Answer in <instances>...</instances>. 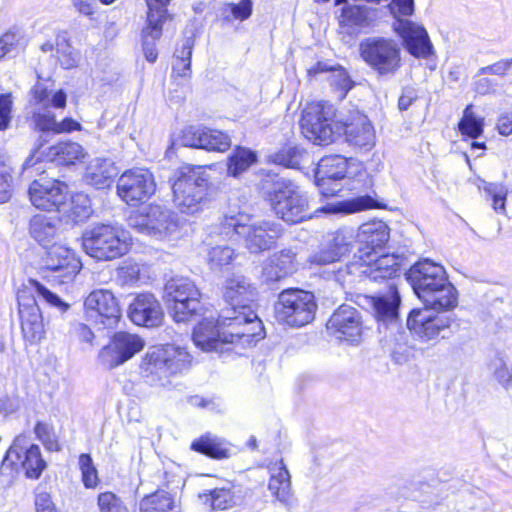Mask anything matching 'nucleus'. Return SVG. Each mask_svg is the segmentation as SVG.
Returning <instances> with one entry per match:
<instances>
[{
  "mask_svg": "<svg viewBox=\"0 0 512 512\" xmlns=\"http://www.w3.org/2000/svg\"><path fill=\"white\" fill-rule=\"evenodd\" d=\"M262 331V322L253 310L240 312L225 309L215 319L205 317L193 331V342L205 352L224 353L232 349H246L254 345Z\"/></svg>",
  "mask_w": 512,
  "mask_h": 512,
  "instance_id": "nucleus-1",
  "label": "nucleus"
},
{
  "mask_svg": "<svg viewBox=\"0 0 512 512\" xmlns=\"http://www.w3.org/2000/svg\"><path fill=\"white\" fill-rule=\"evenodd\" d=\"M359 243L365 245L354 255V261L339 268L338 275H360L369 281L394 278L400 269L398 257L393 254L378 255L389 240V228L383 221L363 224L356 233Z\"/></svg>",
  "mask_w": 512,
  "mask_h": 512,
  "instance_id": "nucleus-2",
  "label": "nucleus"
},
{
  "mask_svg": "<svg viewBox=\"0 0 512 512\" xmlns=\"http://www.w3.org/2000/svg\"><path fill=\"white\" fill-rule=\"evenodd\" d=\"M283 233V227L274 220H257L251 222V216L244 212L230 211L221 222V228L213 227L205 238L208 246L213 245V234L223 240L232 239L237 235L243 239L244 247L254 254L273 248Z\"/></svg>",
  "mask_w": 512,
  "mask_h": 512,
  "instance_id": "nucleus-3",
  "label": "nucleus"
},
{
  "mask_svg": "<svg viewBox=\"0 0 512 512\" xmlns=\"http://www.w3.org/2000/svg\"><path fill=\"white\" fill-rule=\"evenodd\" d=\"M267 198L273 212L288 224H297L312 216L307 196L290 180H274Z\"/></svg>",
  "mask_w": 512,
  "mask_h": 512,
  "instance_id": "nucleus-4",
  "label": "nucleus"
},
{
  "mask_svg": "<svg viewBox=\"0 0 512 512\" xmlns=\"http://www.w3.org/2000/svg\"><path fill=\"white\" fill-rule=\"evenodd\" d=\"M191 355L182 347L164 345L150 348L142 359L140 369L150 381H161L188 370Z\"/></svg>",
  "mask_w": 512,
  "mask_h": 512,
  "instance_id": "nucleus-5",
  "label": "nucleus"
},
{
  "mask_svg": "<svg viewBox=\"0 0 512 512\" xmlns=\"http://www.w3.org/2000/svg\"><path fill=\"white\" fill-rule=\"evenodd\" d=\"M362 60L379 77L391 78L402 66L401 45L389 37L372 36L359 44Z\"/></svg>",
  "mask_w": 512,
  "mask_h": 512,
  "instance_id": "nucleus-6",
  "label": "nucleus"
},
{
  "mask_svg": "<svg viewBox=\"0 0 512 512\" xmlns=\"http://www.w3.org/2000/svg\"><path fill=\"white\" fill-rule=\"evenodd\" d=\"M82 246L90 257L110 261L127 253L129 241L126 231L120 226L99 224L83 234Z\"/></svg>",
  "mask_w": 512,
  "mask_h": 512,
  "instance_id": "nucleus-7",
  "label": "nucleus"
},
{
  "mask_svg": "<svg viewBox=\"0 0 512 512\" xmlns=\"http://www.w3.org/2000/svg\"><path fill=\"white\" fill-rule=\"evenodd\" d=\"M46 468L38 445L31 443L29 435H17L7 450L1 464L0 475L13 477L20 470L31 479H38Z\"/></svg>",
  "mask_w": 512,
  "mask_h": 512,
  "instance_id": "nucleus-8",
  "label": "nucleus"
},
{
  "mask_svg": "<svg viewBox=\"0 0 512 512\" xmlns=\"http://www.w3.org/2000/svg\"><path fill=\"white\" fill-rule=\"evenodd\" d=\"M317 303L312 292L288 288L279 293L274 304V317L277 322L289 327L300 328L315 317Z\"/></svg>",
  "mask_w": 512,
  "mask_h": 512,
  "instance_id": "nucleus-9",
  "label": "nucleus"
},
{
  "mask_svg": "<svg viewBox=\"0 0 512 512\" xmlns=\"http://www.w3.org/2000/svg\"><path fill=\"white\" fill-rule=\"evenodd\" d=\"M335 112L334 106L326 101L307 104L301 119L303 135L319 145L332 142L334 135L340 132V121H334Z\"/></svg>",
  "mask_w": 512,
  "mask_h": 512,
  "instance_id": "nucleus-10",
  "label": "nucleus"
},
{
  "mask_svg": "<svg viewBox=\"0 0 512 512\" xmlns=\"http://www.w3.org/2000/svg\"><path fill=\"white\" fill-rule=\"evenodd\" d=\"M389 9L396 18L394 30L403 39L409 53L417 58L428 57L432 52V44L426 30L409 20L400 19L401 16L413 14L414 0H392Z\"/></svg>",
  "mask_w": 512,
  "mask_h": 512,
  "instance_id": "nucleus-11",
  "label": "nucleus"
},
{
  "mask_svg": "<svg viewBox=\"0 0 512 512\" xmlns=\"http://www.w3.org/2000/svg\"><path fill=\"white\" fill-rule=\"evenodd\" d=\"M129 226L158 240H167L179 232L177 215L166 206L151 204L129 217Z\"/></svg>",
  "mask_w": 512,
  "mask_h": 512,
  "instance_id": "nucleus-12",
  "label": "nucleus"
},
{
  "mask_svg": "<svg viewBox=\"0 0 512 512\" xmlns=\"http://www.w3.org/2000/svg\"><path fill=\"white\" fill-rule=\"evenodd\" d=\"M371 305L375 318L378 322L387 325V328L395 335V344L391 346V354L397 363H404L408 360V348L401 343L405 339V333L399 331L397 324L398 308L400 305V296L395 287L390 286V290L386 295L372 296L367 298Z\"/></svg>",
  "mask_w": 512,
  "mask_h": 512,
  "instance_id": "nucleus-13",
  "label": "nucleus"
},
{
  "mask_svg": "<svg viewBox=\"0 0 512 512\" xmlns=\"http://www.w3.org/2000/svg\"><path fill=\"white\" fill-rule=\"evenodd\" d=\"M207 188L208 180L203 174L190 169L180 170L172 184L173 200L176 207L183 214L198 213L206 199Z\"/></svg>",
  "mask_w": 512,
  "mask_h": 512,
  "instance_id": "nucleus-14",
  "label": "nucleus"
},
{
  "mask_svg": "<svg viewBox=\"0 0 512 512\" xmlns=\"http://www.w3.org/2000/svg\"><path fill=\"white\" fill-rule=\"evenodd\" d=\"M168 302H173L171 314L175 322L191 320L200 308V291L187 277H173L164 288Z\"/></svg>",
  "mask_w": 512,
  "mask_h": 512,
  "instance_id": "nucleus-15",
  "label": "nucleus"
},
{
  "mask_svg": "<svg viewBox=\"0 0 512 512\" xmlns=\"http://www.w3.org/2000/svg\"><path fill=\"white\" fill-rule=\"evenodd\" d=\"M453 313H436L429 309H414L407 318V327L414 336L423 343L435 344L442 333L455 322Z\"/></svg>",
  "mask_w": 512,
  "mask_h": 512,
  "instance_id": "nucleus-16",
  "label": "nucleus"
},
{
  "mask_svg": "<svg viewBox=\"0 0 512 512\" xmlns=\"http://www.w3.org/2000/svg\"><path fill=\"white\" fill-rule=\"evenodd\" d=\"M84 316L87 322L99 329L116 327L121 309L114 294L109 290H94L84 301Z\"/></svg>",
  "mask_w": 512,
  "mask_h": 512,
  "instance_id": "nucleus-17",
  "label": "nucleus"
},
{
  "mask_svg": "<svg viewBox=\"0 0 512 512\" xmlns=\"http://www.w3.org/2000/svg\"><path fill=\"white\" fill-rule=\"evenodd\" d=\"M117 194L128 205L137 206L148 200L156 191L153 174L146 168L126 170L117 180Z\"/></svg>",
  "mask_w": 512,
  "mask_h": 512,
  "instance_id": "nucleus-18",
  "label": "nucleus"
},
{
  "mask_svg": "<svg viewBox=\"0 0 512 512\" xmlns=\"http://www.w3.org/2000/svg\"><path fill=\"white\" fill-rule=\"evenodd\" d=\"M28 194L37 209L59 211L69 198V188L62 181L41 178L31 182Z\"/></svg>",
  "mask_w": 512,
  "mask_h": 512,
  "instance_id": "nucleus-19",
  "label": "nucleus"
},
{
  "mask_svg": "<svg viewBox=\"0 0 512 512\" xmlns=\"http://www.w3.org/2000/svg\"><path fill=\"white\" fill-rule=\"evenodd\" d=\"M144 346V340L137 334L117 332L110 343L101 349L99 359L105 367L112 369L131 359Z\"/></svg>",
  "mask_w": 512,
  "mask_h": 512,
  "instance_id": "nucleus-20",
  "label": "nucleus"
},
{
  "mask_svg": "<svg viewBox=\"0 0 512 512\" xmlns=\"http://www.w3.org/2000/svg\"><path fill=\"white\" fill-rule=\"evenodd\" d=\"M407 279L420 299L448 280V276L442 265L423 259L408 270Z\"/></svg>",
  "mask_w": 512,
  "mask_h": 512,
  "instance_id": "nucleus-21",
  "label": "nucleus"
},
{
  "mask_svg": "<svg viewBox=\"0 0 512 512\" xmlns=\"http://www.w3.org/2000/svg\"><path fill=\"white\" fill-rule=\"evenodd\" d=\"M327 328L340 341L354 344L362 339V317L360 312L350 305H341L330 317Z\"/></svg>",
  "mask_w": 512,
  "mask_h": 512,
  "instance_id": "nucleus-22",
  "label": "nucleus"
},
{
  "mask_svg": "<svg viewBox=\"0 0 512 512\" xmlns=\"http://www.w3.org/2000/svg\"><path fill=\"white\" fill-rule=\"evenodd\" d=\"M349 163L342 155H329L320 160L315 177L323 196H334L340 191L337 181L346 177Z\"/></svg>",
  "mask_w": 512,
  "mask_h": 512,
  "instance_id": "nucleus-23",
  "label": "nucleus"
},
{
  "mask_svg": "<svg viewBox=\"0 0 512 512\" xmlns=\"http://www.w3.org/2000/svg\"><path fill=\"white\" fill-rule=\"evenodd\" d=\"M340 131L344 130L346 141L360 151H370L375 146V130L371 121L360 111H353L340 120Z\"/></svg>",
  "mask_w": 512,
  "mask_h": 512,
  "instance_id": "nucleus-24",
  "label": "nucleus"
},
{
  "mask_svg": "<svg viewBox=\"0 0 512 512\" xmlns=\"http://www.w3.org/2000/svg\"><path fill=\"white\" fill-rule=\"evenodd\" d=\"M128 317L138 326L152 328L161 325L164 312L154 294L144 292L137 294L129 304Z\"/></svg>",
  "mask_w": 512,
  "mask_h": 512,
  "instance_id": "nucleus-25",
  "label": "nucleus"
},
{
  "mask_svg": "<svg viewBox=\"0 0 512 512\" xmlns=\"http://www.w3.org/2000/svg\"><path fill=\"white\" fill-rule=\"evenodd\" d=\"M45 267L57 273L60 281L66 283L78 274L81 263L72 249L61 244H54L47 252Z\"/></svg>",
  "mask_w": 512,
  "mask_h": 512,
  "instance_id": "nucleus-26",
  "label": "nucleus"
},
{
  "mask_svg": "<svg viewBox=\"0 0 512 512\" xmlns=\"http://www.w3.org/2000/svg\"><path fill=\"white\" fill-rule=\"evenodd\" d=\"M21 330L25 340L36 343L45 336V328L41 310L34 297H18Z\"/></svg>",
  "mask_w": 512,
  "mask_h": 512,
  "instance_id": "nucleus-27",
  "label": "nucleus"
},
{
  "mask_svg": "<svg viewBox=\"0 0 512 512\" xmlns=\"http://www.w3.org/2000/svg\"><path fill=\"white\" fill-rule=\"evenodd\" d=\"M223 295L231 305L230 309H236V315H239L240 312L252 310L247 303L254 300L256 291L245 276L232 275L226 280Z\"/></svg>",
  "mask_w": 512,
  "mask_h": 512,
  "instance_id": "nucleus-28",
  "label": "nucleus"
},
{
  "mask_svg": "<svg viewBox=\"0 0 512 512\" xmlns=\"http://www.w3.org/2000/svg\"><path fill=\"white\" fill-rule=\"evenodd\" d=\"M297 269L296 253L291 249H284L268 257L263 265L262 275L266 281H278Z\"/></svg>",
  "mask_w": 512,
  "mask_h": 512,
  "instance_id": "nucleus-29",
  "label": "nucleus"
},
{
  "mask_svg": "<svg viewBox=\"0 0 512 512\" xmlns=\"http://www.w3.org/2000/svg\"><path fill=\"white\" fill-rule=\"evenodd\" d=\"M420 300L424 303L423 309L436 313H451L458 305V292L449 280H446Z\"/></svg>",
  "mask_w": 512,
  "mask_h": 512,
  "instance_id": "nucleus-30",
  "label": "nucleus"
},
{
  "mask_svg": "<svg viewBox=\"0 0 512 512\" xmlns=\"http://www.w3.org/2000/svg\"><path fill=\"white\" fill-rule=\"evenodd\" d=\"M270 480L268 489L271 494L284 505H288L291 498V479L283 460L276 461L268 467Z\"/></svg>",
  "mask_w": 512,
  "mask_h": 512,
  "instance_id": "nucleus-31",
  "label": "nucleus"
},
{
  "mask_svg": "<svg viewBox=\"0 0 512 512\" xmlns=\"http://www.w3.org/2000/svg\"><path fill=\"white\" fill-rule=\"evenodd\" d=\"M116 174L117 168L112 161L103 158H95L88 164L84 179L95 188L102 189L110 185Z\"/></svg>",
  "mask_w": 512,
  "mask_h": 512,
  "instance_id": "nucleus-32",
  "label": "nucleus"
},
{
  "mask_svg": "<svg viewBox=\"0 0 512 512\" xmlns=\"http://www.w3.org/2000/svg\"><path fill=\"white\" fill-rule=\"evenodd\" d=\"M58 233V221L44 214H36L29 221V234L42 246H47Z\"/></svg>",
  "mask_w": 512,
  "mask_h": 512,
  "instance_id": "nucleus-33",
  "label": "nucleus"
},
{
  "mask_svg": "<svg viewBox=\"0 0 512 512\" xmlns=\"http://www.w3.org/2000/svg\"><path fill=\"white\" fill-rule=\"evenodd\" d=\"M33 96L35 104L39 108L47 109L53 107L62 109L66 106L67 94L64 90L60 89L56 92L50 88L46 82H37L33 88Z\"/></svg>",
  "mask_w": 512,
  "mask_h": 512,
  "instance_id": "nucleus-34",
  "label": "nucleus"
},
{
  "mask_svg": "<svg viewBox=\"0 0 512 512\" xmlns=\"http://www.w3.org/2000/svg\"><path fill=\"white\" fill-rule=\"evenodd\" d=\"M84 156L81 145L75 142H61L49 148L47 157L57 165H71Z\"/></svg>",
  "mask_w": 512,
  "mask_h": 512,
  "instance_id": "nucleus-35",
  "label": "nucleus"
},
{
  "mask_svg": "<svg viewBox=\"0 0 512 512\" xmlns=\"http://www.w3.org/2000/svg\"><path fill=\"white\" fill-rule=\"evenodd\" d=\"M191 448L215 459H224L230 456L229 444L211 434H207L193 441Z\"/></svg>",
  "mask_w": 512,
  "mask_h": 512,
  "instance_id": "nucleus-36",
  "label": "nucleus"
},
{
  "mask_svg": "<svg viewBox=\"0 0 512 512\" xmlns=\"http://www.w3.org/2000/svg\"><path fill=\"white\" fill-rule=\"evenodd\" d=\"M367 9L363 6L346 4L340 15V28L346 29L347 33H356L359 28L367 25Z\"/></svg>",
  "mask_w": 512,
  "mask_h": 512,
  "instance_id": "nucleus-37",
  "label": "nucleus"
},
{
  "mask_svg": "<svg viewBox=\"0 0 512 512\" xmlns=\"http://www.w3.org/2000/svg\"><path fill=\"white\" fill-rule=\"evenodd\" d=\"M148 8V32L154 36L162 35V22L167 15V5L171 0H145Z\"/></svg>",
  "mask_w": 512,
  "mask_h": 512,
  "instance_id": "nucleus-38",
  "label": "nucleus"
},
{
  "mask_svg": "<svg viewBox=\"0 0 512 512\" xmlns=\"http://www.w3.org/2000/svg\"><path fill=\"white\" fill-rule=\"evenodd\" d=\"M173 507V497L164 490L147 495L140 501V512H168Z\"/></svg>",
  "mask_w": 512,
  "mask_h": 512,
  "instance_id": "nucleus-39",
  "label": "nucleus"
},
{
  "mask_svg": "<svg viewBox=\"0 0 512 512\" xmlns=\"http://www.w3.org/2000/svg\"><path fill=\"white\" fill-rule=\"evenodd\" d=\"M356 238L354 229L341 228L331 235L327 244L342 258L351 251Z\"/></svg>",
  "mask_w": 512,
  "mask_h": 512,
  "instance_id": "nucleus-40",
  "label": "nucleus"
},
{
  "mask_svg": "<svg viewBox=\"0 0 512 512\" xmlns=\"http://www.w3.org/2000/svg\"><path fill=\"white\" fill-rule=\"evenodd\" d=\"M255 159L256 155L253 151L237 147L229 157L228 174L237 177L242 172L246 171Z\"/></svg>",
  "mask_w": 512,
  "mask_h": 512,
  "instance_id": "nucleus-41",
  "label": "nucleus"
},
{
  "mask_svg": "<svg viewBox=\"0 0 512 512\" xmlns=\"http://www.w3.org/2000/svg\"><path fill=\"white\" fill-rule=\"evenodd\" d=\"M193 42L190 38L184 40L181 49L176 50V58L172 72L177 77H188L191 73V56Z\"/></svg>",
  "mask_w": 512,
  "mask_h": 512,
  "instance_id": "nucleus-42",
  "label": "nucleus"
},
{
  "mask_svg": "<svg viewBox=\"0 0 512 512\" xmlns=\"http://www.w3.org/2000/svg\"><path fill=\"white\" fill-rule=\"evenodd\" d=\"M231 146V138L228 134L204 127L203 149L213 152H225Z\"/></svg>",
  "mask_w": 512,
  "mask_h": 512,
  "instance_id": "nucleus-43",
  "label": "nucleus"
},
{
  "mask_svg": "<svg viewBox=\"0 0 512 512\" xmlns=\"http://www.w3.org/2000/svg\"><path fill=\"white\" fill-rule=\"evenodd\" d=\"M483 125L484 119L476 116L472 111V105H468L463 112V117L460 120L458 127L463 135H467L471 138H477L483 132Z\"/></svg>",
  "mask_w": 512,
  "mask_h": 512,
  "instance_id": "nucleus-44",
  "label": "nucleus"
},
{
  "mask_svg": "<svg viewBox=\"0 0 512 512\" xmlns=\"http://www.w3.org/2000/svg\"><path fill=\"white\" fill-rule=\"evenodd\" d=\"M235 257V251L227 245L212 246L207 253V263L212 270H220L229 265Z\"/></svg>",
  "mask_w": 512,
  "mask_h": 512,
  "instance_id": "nucleus-45",
  "label": "nucleus"
},
{
  "mask_svg": "<svg viewBox=\"0 0 512 512\" xmlns=\"http://www.w3.org/2000/svg\"><path fill=\"white\" fill-rule=\"evenodd\" d=\"M29 285L36 293L37 297L42 299L49 306L56 308L61 313H65L69 309L70 305L68 303L64 302L57 294L50 291L38 280L30 279Z\"/></svg>",
  "mask_w": 512,
  "mask_h": 512,
  "instance_id": "nucleus-46",
  "label": "nucleus"
},
{
  "mask_svg": "<svg viewBox=\"0 0 512 512\" xmlns=\"http://www.w3.org/2000/svg\"><path fill=\"white\" fill-rule=\"evenodd\" d=\"M252 14L251 0H241L239 3H229L221 8L220 16L224 21L246 20Z\"/></svg>",
  "mask_w": 512,
  "mask_h": 512,
  "instance_id": "nucleus-47",
  "label": "nucleus"
},
{
  "mask_svg": "<svg viewBox=\"0 0 512 512\" xmlns=\"http://www.w3.org/2000/svg\"><path fill=\"white\" fill-rule=\"evenodd\" d=\"M56 52L63 68L71 69L78 65L79 54L75 49H73L65 37L57 38Z\"/></svg>",
  "mask_w": 512,
  "mask_h": 512,
  "instance_id": "nucleus-48",
  "label": "nucleus"
},
{
  "mask_svg": "<svg viewBox=\"0 0 512 512\" xmlns=\"http://www.w3.org/2000/svg\"><path fill=\"white\" fill-rule=\"evenodd\" d=\"M207 501L213 510H227L236 504V497L230 488H215L209 492Z\"/></svg>",
  "mask_w": 512,
  "mask_h": 512,
  "instance_id": "nucleus-49",
  "label": "nucleus"
},
{
  "mask_svg": "<svg viewBox=\"0 0 512 512\" xmlns=\"http://www.w3.org/2000/svg\"><path fill=\"white\" fill-rule=\"evenodd\" d=\"M71 217L75 222H83L92 214L91 200L85 194H76L71 197Z\"/></svg>",
  "mask_w": 512,
  "mask_h": 512,
  "instance_id": "nucleus-50",
  "label": "nucleus"
},
{
  "mask_svg": "<svg viewBox=\"0 0 512 512\" xmlns=\"http://www.w3.org/2000/svg\"><path fill=\"white\" fill-rule=\"evenodd\" d=\"M204 127L188 126L181 130L177 142L184 147L203 149Z\"/></svg>",
  "mask_w": 512,
  "mask_h": 512,
  "instance_id": "nucleus-51",
  "label": "nucleus"
},
{
  "mask_svg": "<svg viewBox=\"0 0 512 512\" xmlns=\"http://www.w3.org/2000/svg\"><path fill=\"white\" fill-rule=\"evenodd\" d=\"M79 468L82 481L86 488H95L99 482L98 472L90 454L83 453L79 456Z\"/></svg>",
  "mask_w": 512,
  "mask_h": 512,
  "instance_id": "nucleus-52",
  "label": "nucleus"
},
{
  "mask_svg": "<svg viewBox=\"0 0 512 512\" xmlns=\"http://www.w3.org/2000/svg\"><path fill=\"white\" fill-rule=\"evenodd\" d=\"M97 504L100 512H129L121 498L113 492L100 493Z\"/></svg>",
  "mask_w": 512,
  "mask_h": 512,
  "instance_id": "nucleus-53",
  "label": "nucleus"
},
{
  "mask_svg": "<svg viewBox=\"0 0 512 512\" xmlns=\"http://www.w3.org/2000/svg\"><path fill=\"white\" fill-rule=\"evenodd\" d=\"M12 168L5 163H0V204L10 200L13 193Z\"/></svg>",
  "mask_w": 512,
  "mask_h": 512,
  "instance_id": "nucleus-54",
  "label": "nucleus"
},
{
  "mask_svg": "<svg viewBox=\"0 0 512 512\" xmlns=\"http://www.w3.org/2000/svg\"><path fill=\"white\" fill-rule=\"evenodd\" d=\"M34 433L48 450H59V444L51 426L46 423L38 422L35 425Z\"/></svg>",
  "mask_w": 512,
  "mask_h": 512,
  "instance_id": "nucleus-55",
  "label": "nucleus"
},
{
  "mask_svg": "<svg viewBox=\"0 0 512 512\" xmlns=\"http://www.w3.org/2000/svg\"><path fill=\"white\" fill-rule=\"evenodd\" d=\"M372 207H374V200L369 196H361L340 203L336 211L344 214H352Z\"/></svg>",
  "mask_w": 512,
  "mask_h": 512,
  "instance_id": "nucleus-56",
  "label": "nucleus"
},
{
  "mask_svg": "<svg viewBox=\"0 0 512 512\" xmlns=\"http://www.w3.org/2000/svg\"><path fill=\"white\" fill-rule=\"evenodd\" d=\"M140 276V266L134 262H125L117 269V278L122 285L136 283Z\"/></svg>",
  "mask_w": 512,
  "mask_h": 512,
  "instance_id": "nucleus-57",
  "label": "nucleus"
},
{
  "mask_svg": "<svg viewBox=\"0 0 512 512\" xmlns=\"http://www.w3.org/2000/svg\"><path fill=\"white\" fill-rule=\"evenodd\" d=\"M484 190L492 197L494 210L504 211L507 189L502 184L489 183Z\"/></svg>",
  "mask_w": 512,
  "mask_h": 512,
  "instance_id": "nucleus-58",
  "label": "nucleus"
},
{
  "mask_svg": "<svg viewBox=\"0 0 512 512\" xmlns=\"http://www.w3.org/2000/svg\"><path fill=\"white\" fill-rule=\"evenodd\" d=\"M33 120L35 123V127L42 132H53L56 134V125L57 121L55 120V116L50 111H46L44 113L34 112Z\"/></svg>",
  "mask_w": 512,
  "mask_h": 512,
  "instance_id": "nucleus-59",
  "label": "nucleus"
},
{
  "mask_svg": "<svg viewBox=\"0 0 512 512\" xmlns=\"http://www.w3.org/2000/svg\"><path fill=\"white\" fill-rule=\"evenodd\" d=\"M340 256L326 244L320 251L311 255L309 261L311 264L327 265L339 261Z\"/></svg>",
  "mask_w": 512,
  "mask_h": 512,
  "instance_id": "nucleus-60",
  "label": "nucleus"
},
{
  "mask_svg": "<svg viewBox=\"0 0 512 512\" xmlns=\"http://www.w3.org/2000/svg\"><path fill=\"white\" fill-rule=\"evenodd\" d=\"M329 82L346 94L352 88V82L348 73L341 67L335 68L329 77Z\"/></svg>",
  "mask_w": 512,
  "mask_h": 512,
  "instance_id": "nucleus-61",
  "label": "nucleus"
},
{
  "mask_svg": "<svg viewBox=\"0 0 512 512\" xmlns=\"http://www.w3.org/2000/svg\"><path fill=\"white\" fill-rule=\"evenodd\" d=\"M12 112L11 94L0 95V131H5L10 126Z\"/></svg>",
  "mask_w": 512,
  "mask_h": 512,
  "instance_id": "nucleus-62",
  "label": "nucleus"
},
{
  "mask_svg": "<svg viewBox=\"0 0 512 512\" xmlns=\"http://www.w3.org/2000/svg\"><path fill=\"white\" fill-rule=\"evenodd\" d=\"M493 368L496 380L506 388L512 387V367H507L503 360L498 359Z\"/></svg>",
  "mask_w": 512,
  "mask_h": 512,
  "instance_id": "nucleus-63",
  "label": "nucleus"
},
{
  "mask_svg": "<svg viewBox=\"0 0 512 512\" xmlns=\"http://www.w3.org/2000/svg\"><path fill=\"white\" fill-rule=\"evenodd\" d=\"M19 36L15 32H7L0 38V60L15 51L18 47Z\"/></svg>",
  "mask_w": 512,
  "mask_h": 512,
  "instance_id": "nucleus-64",
  "label": "nucleus"
}]
</instances>
